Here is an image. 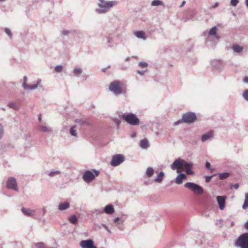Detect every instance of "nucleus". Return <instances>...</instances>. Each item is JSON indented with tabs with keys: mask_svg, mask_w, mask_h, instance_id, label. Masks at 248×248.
Wrapping results in <instances>:
<instances>
[{
	"mask_svg": "<svg viewBox=\"0 0 248 248\" xmlns=\"http://www.w3.org/2000/svg\"><path fill=\"white\" fill-rule=\"evenodd\" d=\"M109 91L116 96L124 94L126 93V88L119 80H116L109 84Z\"/></svg>",
	"mask_w": 248,
	"mask_h": 248,
	"instance_id": "1",
	"label": "nucleus"
},
{
	"mask_svg": "<svg viewBox=\"0 0 248 248\" xmlns=\"http://www.w3.org/2000/svg\"><path fill=\"white\" fill-rule=\"evenodd\" d=\"M108 11V1L105 0H97L96 6L94 9L96 14L102 15Z\"/></svg>",
	"mask_w": 248,
	"mask_h": 248,
	"instance_id": "2",
	"label": "nucleus"
},
{
	"mask_svg": "<svg viewBox=\"0 0 248 248\" xmlns=\"http://www.w3.org/2000/svg\"><path fill=\"white\" fill-rule=\"evenodd\" d=\"M197 119V116L195 113L193 112H188L184 114L182 116V120H180L174 123V125H177L180 123H185L186 124H190L193 123Z\"/></svg>",
	"mask_w": 248,
	"mask_h": 248,
	"instance_id": "3",
	"label": "nucleus"
},
{
	"mask_svg": "<svg viewBox=\"0 0 248 248\" xmlns=\"http://www.w3.org/2000/svg\"><path fill=\"white\" fill-rule=\"evenodd\" d=\"M28 78L27 76H24L22 80V87L25 90L31 91L37 89L38 87H41L40 84L42 82V80L40 78H38L34 83L32 85H28L27 84Z\"/></svg>",
	"mask_w": 248,
	"mask_h": 248,
	"instance_id": "4",
	"label": "nucleus"
},
{
	"mask_svg": "<svg viewBox=\"0 0 248 248\" xmlns=\"http://www.w3.org/2000/svg\"><path fill=\"white\" fill-rule=\"evenodd\" d=\"M122 118L131 125H137L140 123V120L137 116L132 113H129L122 114Z\"/></svg>",
	"mask_w": 248,
	"mask_h": 248,
	"instance_id": "5",
	"label": "nucleus"
},
{
	"mask_svg": "<svg viewBox=\"0 0 248 248\" xmlns=\"http://www.w3.org/2000/svg\"><path fill=\"white\" fill-rule=\"evenodd\" d=\"M235 245L240 248H248V232L240 235L235 241Z\"/></svg>",
	"mask_w": 248,
	"mask_h": 248,
	"instance_id": "6",
	"label": "nucleus"
},
{
	"mask_svg": "<svg viewBox=\"0 0 248 248\" xmlns=\"http://www.w3.org/2000/svg\"><path fill=\"white\" fill-rule=\"evenodd\" d=\"M99 174V171L95 169L92 170H88L84 172L83 174L82 178L86 183H90L94 180L95 177Z\"/></svg>",
	"mask_w": 248,
	"mask_h": 248,
	"instance_id": "7",
	"label": "nucleus"
},
{
	"mask_svg": "<svg viewBox=\"0 0 248 248\" xmlns=\"http://www.w3.org/2000/svg\"><path fill=\"white\" fill-rule=\"evenodd\" d=\"M184 186L197 195H202L204 192L203 188L201 186L193 182H187Z\"/></svg>",
	"mask_w": 248,
	"mask_h": 248,
	"instance_id": "8",
	"label": "nucleus"
},
{
	"mask_svg": "<svg viewBox=\"0 0 248 248\" xmlns=\"http://www.w3.org/2000/svg\"><path fill=\"white\" fill-rule=\"evenodd\" d=\"M187 162L185 160L180 158L176 159L173 163L171 165L170 167L172 170H177V172L179 173L182 170V168L185 165H187Z\"/></svg>",
	"mask_w": 248,
	"mask_h": 248,
	"instance_id": "9",
	"label": "nucleus"
},
{
	"mask_svg": "<svg viewBox=\"0 0 248 248\" xmlns=\"http://www.w3.org/2000/svg\"><path fill=\"white\" fill-rule=\"evenodd\" d=\"M125 160L124 156L122 154H117L112 157L110 164L113 167L119 166Z\"/></svg>",
	"mask_w": 248,
	"mask_h": 248,
	"instance_id": "10",
	"label": "nucleus"
},
{
	"mask_svg": "<svg viewBox=\"0 0 248 248\" xmlns=\"http://www.w3.org/2000/svg\"><path fill=\"white\" fill-rule=\"evenodd\" d=\"M6 187L16 191H18L16 179L13 177H10L6 181Z\"/></svg>",
	"mask_w": 248,
	"mask_h": 248,
	"instance_id": "11",
	"label": "nucleus"
},
{
	"mask_svg": "<svg viewBox=\"0 0 248 248\" xmlns=\"http://www.w3.org/2000/svg\"><path fill=\"white\" fill-rule=\"evenodd\" d=\"M21 210L22 213L26 216L33 217L35 219H40L39 216H35L36 210H35L22 207Z\"/></svg>",
	"mask_w": 248,
	"mask_h": 248,
	"instance_id": "12",
	"label": "nucleus"
},
{
	"mask_svg": "<svg viewBox=\"0 0 248 248\" xmlns=\"http://www.w3.org/2000/svg\"><path fill=\"white\" fill-rule=\"evenodd\" d=\"M82 248H97L93 244L92 239L82 240L79 244Z\"/></svg>",
	"mask_w": 248,
	"mask_h": 248,
	"instance_id": "13",
	"label": "nucleus"
},
{
	"mask_svg": "<svg viewBox=\"0 0 248 248\" xmlns=\"http://www.w3.org/2000/svg\"><path fill=\"white\" fill-rule=\"evenodd\" d=\"M226 197L224 196H218L217 197V201L221 210L224 209L226 204Z\"/></svg>",
	"mask_w": 248,
	"mask_h": 248,
	"instance_id": "14",
	"label": "nucleus"
},
{
	"mask_svg": "<svg viewBox=\"0 0 248 248\" xmlns=\"http://www.w3.org/2000/svg\"><path fill=\"white\" fill-rule=\"evenodd\" d=\"M37 129L41 132L46 133H50L52 132V128L46 125V124H39L38 125Z\"/></svg>",
	"mask_w": 248,
	"mask_h": 248,
	"instance_id": "15",
	"label": "nucleus"
},
{
	"mask_svg": "<svg viewBox=\"0 0 248 248\" xmlns=\"http://www.w3.org/2000/svg\"><path fill=\"white\" fill-rule=\"evenodd\" d=\"M93 214H94L96 216L102 214L104 212L106 213L107 214H108V204L106 205L104 209L99 208V209H94L91 211Z\"/></svg>",
	"mask_w": 248,
	"mask_h": 248,
	"instance_id": "16",
	"label": "nucleus"
},
{
	"mask_svg": "<svg viewBox=\"0 0 248 248\" xmlns=\"http://www.w3.org/2000/svg\"><path fill=\"white\" fill-rule=\"evenodd\" d=\"M113 222L116 224V226L120 230L122 231L124 230V219L119 217H116L114 218Z\"/></svg>",
	"mask_w": 248,
	"mask_h": 248,
	"instance_id": "17",
	"label": "nucleus"
},
{
	"mask_svg": "<svg viewBox=\"0 0 248 248\" xmlns=\"http://www.w3.org/2000/svg\"><path fill=\"white\" fill-rule=\"evenodd\" d=\"M62 34L63 35H69L71 34L79 36V35H82V33L79 31L63 30L62 31Z\"/></svg>",
	"mask_w": 248,
	"mask_h": 248,
	"instance_id": "18",
	"label": "nucleus"
},
{
	"mask_svg": "<svg viewBox=\"0 0 248 248\" xmlns=\"http://www.w3.org/2000/svg\"><path fill=\"white\" fill-rule=\"evenodd\" d=\"M212 66L217 70H220L222 67V62L220 60H213L211 62Z\"/></svg>",
	"mask_w": 248,
	"mask_h": 248,
	"instance_id": "19",
	"label": "nucleus"
},
{
	"mask_svg": "<svg viewBox=\"0 0 248 248\" xmlns=\"http://www.w3.org/2000/svg\"><path fill=\"white\" fill-rule=\"evenodd\" d=\"M214 135L212 131H209L204 134H203L201 137L202 142H205L207 140H210L213 138Z\"/></svg>",
	"mask_w": 248,
	"mask_h": 248,
	"instance_id": "20",
	"label": "nucleus"
},
{
	"mask_svg": "<svg viewBox=\"0 0 248 248\" xmlns=\"http://www.w3.org/2000/svg\"><path fill=\"white\" fill-rule=\"evenodd\" d=\"M70 204L67 202H61L59 203L58 209L60 211H63L70 208Z\"/></svg>",
	"mask_w": 248,
	"mask_h": 248,
	"instance_id": "21",
	"label": "nucleus"
},
{
	"mask_svg": "<svg viewBox=\"0 0 248 248\" xmlns=\"http://www.w3.org/2000/svg\"><path fill=\"white\" fill-rule=\"evenodd\" d=\"M187 165L184 166L186 168V174L189 175H193L194 174V172L192 170V167L193 165L192 162H187Z\"/></svg>",
	"mask_w": 248,
	"mask_h": 248,
	"instance_id": "22",
	"label": "nucleus"
},
{
	"mask_svg": "<svg viewBox=\"0 0 248 248\" xmlns=\"http://www.w3.org/2000/svg\"><path fill=\"white\" fill-rule=\"evenodd\" d=\"M186 178V176L183 173L179 174L175 179V182L178 185H180L183 183V180Z\"/></svg>",
	"mask_w": 248,
	"mask_h": 248,
	"instance_id": "23",
	"label": "nucleus"
},
{
	"mask_svg": "<svg viewBox=\"0 0 248 248\" xmlns=\"http://www.w3.org/2000/svg\"><path fill=\"white\" fill-rule=\"evenodd\" d=\"M83 72V70L80 67H75L73 71L72 74L73 76L79 77Z\"/></svg>",
	"mask_w": 248,
	"mask_h": 248,
	"instance_id": "24",
	"label": "nucleus"
},
{
	"mask_svg": "<svg viewBox=\"0 0 248 248\" xmlns=\"http://www.w3.org/2000/svg\"><path fill=\"white\" fill-rule=\"evenodd\" d=\"M217 28L215 26L212 27L209 31V35L210 36H214L216 38V39H219V36L217 35Z\"/></svg>",
	"mask_w": 248,
	"mask_h": 248,
	"instance_id": "25",
	"label": "nucleus"
},
{
	"mask_svg": "<svg viewBox=\"0 0 248 248\" xmlns=\"http://www.w3.org/2000/svg\"><path fill=\"white\" fill-rule=\"evenodd\" d=\"M135 36L140 39H146V37L145 33L143 31H137L135 32Z\"/></svg>",
	"mask_w": 248,
	"mask_h": 248,
	"instance_id": "26",
	"label": "nucleus"
},
{
	"mask_svg": "<svg viewBox=\"0 0 248 248\" xmlns=\"http://www.w3.org/2000/svg\"><path fill=\"white\" fill-rule=\"evenodd\" d=\"M232 50L234 52L239 53L243 51V47L239 45H234L232 46Z\"/></svg>",
	"mask_w": 248,
	"mask_h": 248,
	"instance_id": "27",
	"label": "nucleus"
},
{
	"mask_svg": "<svg viewBox=\"0 0 248 248\" xmlns=\"http://www.w3.org/2000/svg\"><path fill=\"white\" fill-rule=\"evenodd\" d=\"M140 146L143 149H146L149 146V142L147 140L143 139L140 141Z\"/></svg>",
	"mask_w": 248,
	"mask_h": 248,
	"instance_id": "28",
	"label": "nucleus"
},
{
	"mask_svg": "<svg viewBox=\"0 0 248 248\" xmlns=\"http://www.w3.org/2000/svg\"><path fill=\"white\" fill-rule=\"evenodd\" d=\"M164 177V173L161 171L158 174L157 178L155 179V181L157 183H161L163 181Z\"/></svg>",
	"mask_w": 248,
	"mask_h": 248,
	"instance_id": "29",
	"label": "nucleus"
},
{
	"mask_svg": "<svg viewBox=\"0 0 248 248\" xmlns=\"http://www.w3.org/2000/svg\"><path fill=\"white\" fill-rule=\"evenodd\" d=\"M77 126L76 125H74L72 126L70 130H69V133L70 134L74 137H77V132L76 130Z\"/></svg>",
	"mask_w": 248,
	"mask_h": 248,
	"instance_id": "30",
	"label": "nucleus"
},
{
	"mask_svg": "<svg viewBox=\"0 0 248 248\" xmlns=\"http://www.w3.org/2000/svg\"><path fill=\"white\" fill-rule=\"evenodd\" d=\"M218 175L220 180H224L230 176V173L228 172H225L223 173H218Z\"/></svg>",
	"mask_w": 248,
	"mask_h": 248,
	"instance_id": "31",
	"label": "nucleus"
},
{
	"mask_svg": "<svg viewBox=\"0 0 248 248\" xmlns=\"http://www.w3.org/2000/svg\"><path fill=\"white\" fill-rule=\"evenodd\" d=\"M152 6H159V5H163L164 3L163 1H162L160 0H153L151 3Z\"/></svg>",
	"mask_w": 248,
	"mask_h": 248,
	"instance_id": "32",
	"label": "nucleus"
},
{
	"mask_svg": "<svg viewBox=\"0 0 248 248\" xmlns=\"http://www.w3.org/2000/svg\"><path fill=\"white\" fill-rule=\"evenodd\" d=\"M248 207V193L245 194V199L244 204L242 206L243 209H246Z\"/></svg>",
	"mask_w": 248,
	"mask_h": 248,
	"instance_id": "33",
	"label": "nucleus"
},
{
	"mask_svg": "<svg viewBox=\"0 0 248 248\" xmlns=\"http://www.w3.org/2000/svg\"><path fill=\"white\" fill-rule=\"evenodd\" d=\"M69 220L72 224H76L78 222V218L75 215H72L69 217Z\"/></svg>",
	"mask_w": 248,
	"mask_h": 248,
	"instance_id": "34",
	"label": "nucleus"
},
{
	"mask_svg": "<svg viewBox=\"0 0 248 248\" xmlns=\"http://www.w3.org/2000/svg\"><path fill=\"white\" fill-rule=\"evenodd\" d=\"M39 215H36L37 216H39V217L41 218L40 216H44L46 212V207L44 206L41 209L39 210Z\"/></svg>",
	"mask_w": 248,
	"mask_h": 248,
	"instance_id": "35",
	"label": "nucleus"
},
{
	"mask_svg": "<svg viewBox=\"0 0 248 248\" xmlns=\"http://www.w3.org/2000/svg\"><path fill=\"white\" fill-rule=\"evenodd\" d=\"M154 173V170L152 168H148L146 170V175L148 177H151Z\"/></svg>",
	"mask_w": 248,
	"mask_h": 248,
	"instance_id": "36",
	"label": "nucleus"
},
{
	"mask_svg": "<svg viewBox=\"0 0 248 248\" xmlns=\"http://www.w3.org/2000/svg\"><path fill=\"white\" fill-rule=\"evenodd\" d=\"M138 66L142 69H144L148 67V64L146 62H140L138 64Z\"/></svg>",
	"mask_w": 248,
	"mask_h": 248,
	"instance_id": "37",
	"label": "nucleus"
},
{
	"mask_svg": "<svg viewBox=\"0 0 248 248\" xmlns=\"http://www.w3.org/2000/svg\"><path fill=\"white\" fill-rule=\"evenodd\" d=\"M55 70L57 73H60L62 71L63 66L61 65H57L54 68Z\"/></svg>",
	"mask_w": 248,
	"mask_h": 248,
	"instance_id": "38",
	"label": "nucleus"
},
{
	"mask_svg": "<svg viewBox=\"0 0 248 248\" xmlns=\"http://www.w3.org/2000/svg\"><path fill=\"white\" fill-rule=\"evenodd\" d=\"M8 106L9 108H12L14 109H17V107L16 105V104L15 103H14V102H9L8 103Z\"/></svg>",
	"mask_w": 248,
	"mask_h": 248,
	"instance_id": "39",
	"label": "nucleus"
},
{
	"mask_svg": "<svg viewBox=\"0 0 248 248\" xmlns=\"http://www.w3.org/2000/svg\"><path fill=\"white\" fill-rule=\"evenodd\" d=\"M112 121L114 123L115 125H116L117 128L118 129L119 128L120 124L121 123L120 121L118 119H112Z\"/></svg>",
	"mask_w": 248,
	"mask_h": 248,
	"instance_id": "40",
	"label": "nucleus"
},
{
	"mask_svg": "<svg viewBox=\"0 0 248 248\" xmlns=\"http://www.w3.org/2000/svg\"><path fill=\"white\" fill-rule=\"evenodd\" d=\"M242 96L245 100L248 101V90H246L243 92Z\"/></svg>",
	"mask_w": 248,
	"mask_h": 248,
	"instance_id": "41",
	"label": "nucleus"
},
{
	"mask_svg": "<svg viewBox=\"0 0 248 248\" xmlns=\"http://www.w3.org/2000/svg\"><path fill=\"white\" fill-rule=\"evenodd\" d=\"M60 173V171L59 170L51 171L49 172L48 175L51 177H53V176H55V175L58 174Z\"/></svg>",
	"mask_w": 248,
	"mask_h": 248,
	"instance_id": "42",
	"label": "nucleus"
},
{
	"mask_svg": "<svg viewBox=\"0 0 248 248\" xmlns=\"http://www.w3.org/2000/svg\"><path fill=\"white\" fill-rule=\"evenodd\" d=\"M119 2L117 0H113V1H109V8L117 5L118 4Z\"/></svg>",
	"mask_w": 248,
	"mask_h": 248,
	"instance_id": "43",
	"label": "nucleus"
},
{
	"mask_svg": "<svg viewBox=\"0 0 248 248\" xmlns=\"http://www.w3.org/2000/svg\"><path fill=\"white\" fill-rule=\"evenodd\" d=\"M4 31L10 37H12V33L9 29L5 28L4 29Z\"/></svg>",
	"mask_w": 248,
	"mask_h": 248,
	"instance_id": "44",
	"label": "nucleus"
},
{
	"mask_svg": "<svg viewBox=\"0 0 248 248\" xmlns=\"http://www.w3.org/2000/svg\"><path fill=\"white\" fill-rule=\"evenodd\" d=\"M37 248H46L45 244L43 243H38L36 244Z\"/></svg>",
	"mask_w": 248,
	"mask_h": 248,
	"instance_id": "45",
	"label": "nucleus"
},
{
	"mask_svg": "<svg viewBox=\"0 0 248 248\" xmlns=\"http://www.w3.org/2000/svg\"><path fill=\"white\" fill-rule=\"evenodd\" d=\"M239 2V0H231V4L232 6H236Z\"/></svg>",
	"mask_w": 248,
	"mask_h": 248,
	"instance_id": "46",
	"label": "nucleus"
},
{
	"mask_svg": "<svg viewBox=\"0 0 248 248\" xmlns=\"http://www.w3.org/2000/svg\"><path fill=\"white\" fill-rule=\"evenodd\" d=\"M147 71V69L143 70H137V72L141 76H143L145 74V73Z\"/></svg>",
	"mask_w": 248,
	"mask_h": 248,
	"instance_id": "47",
	"label": "nucleus"
},
{
	"mask_svg": "<svg viewBox=\"0 0 248 248\" xmlns=\"http://www.w3.org/2000/svg\"><path fill=\"white\" fill-rule=\"evenodd\" d=\"M3 135V127L1 124H0V139Z\"/></svg>",
	"mask_w": 248,
	"mask_h": 248,
	"instance_id": "48",
	"label": "nucleus"
},
{
	"mask_svg": "<svg viewBox=\"0 0 248 248\" xmlns=\"http://www.w3.org/2000/svg\"><path fill=\"white\" fill-rule=\"evenodd\" d=\"M114 211L115 210L113 205L109 204V215L113 214Z\"/></svg>",
	"mask_w": 248,
	"mask_h": 248,
	"instance_id": "49",
	"label": "nucleus"
},
{
	"mask_svg": "<svg viewBox=\"0 0 248 248\" xmlns=\"http://www.w3.org/2000/svg\"><path fill=\"white\" fill-rule=\"evenodd\" d=\"M75 122H76L77 123H79L81 124H86V122L84 121L78 119L75 120Z\"/></svg>",
	"mask_w": 248,
	"mask_h": 248,
	"instance_id": "50",
	"label": "nucleus"
},
{
	"mask_svg": "<svg viewBox=\"0 0 248 248\" xmlns=\"http://www.w3.org/2000/svg\"><path fill=\"white\" fill-rule=\"evenodd\" d=\"M205 167L209 170H211V164L210 163L208 162V161H206V163H205Z\"/></svg>",
	"mask_w": 248,
	"mask_h": 248,
	"instance_id": "51",
	"label": "nucleus"
},
{
	"mask_svg": "<svg viewBox=\"0 0 248 248\" xmlns=\"http://www.w3.org/2000/svg\"><path fill=\"white\" fill-rule=\"evenodd\" d=\"M212 175L211 176H206V177H205V181H206V182H209L210 181V180L212 178Z\"/></svg>",
	"mask_w": 248,
	"mask_h": 248,
	"instance_id": "52",
	"label": "nucleus"
},
{
	"mask_svg": "<svg viewBox=\"0 0 248 248\" xmlns=\"http://www.w3.org/2000/svg\"><path fill=\"white\" fill-rule=\"evenodd\" d=\"M243 81L245 83H248V77H245L243 79Z\"/></svg>",
	"mask_w": 248,
	"mask_h": 248,
	"instance_id": "53",
	"label": "nucleus"
},
{
	"mask_svg": "<svg viewBox=\"0 0 248 248\" xmlns=\"http://www.w3.org/2000/svg\"><path fill=\"white\" fill-rule=\"evenodd\" d=\"M235 189H238L239 187V184L237 183L232 186Z\"/></svg>",
	"mask_w": 248,
	"mask_h": 248,
	"instance_id": "54",
	"label": "nucleus"
},
{
	"mask_svg": "<svg viewBox=\"0 0 248 248\" xmlns=\"http://www.w3.org/2000/svg\"><path fill=\"white\" fill-rule=\"evenodd\" d=\"M218 3H217V2H216V3H215L213 5L212 7H213V8H216V7H217L218 6Z\"/></svg>",
	"mask_w": 248,
	"mask_h": 248,
	"instance_id": "55",
	"label": "nucleus"
},
{
	"mask_svg": "<svg viewBox=\"0 0 248 248\" xmlns=\"http://www.w3.org/2000/svg\"><path fill=\"white\" fill-rule=\"evenodd\" d=\"M245 227L246 229L248 230V221L245 223Z\"/></svg>",
	"mask_w": 248,
	"mask_h": 248,
	"instance_id": "56",
	"label": "nucleus"
},
{
	"mask_svg": "<svg viewBox=\"0 0 248 248\" xmlns=\"http://www.w3.org/2000/svg\"><path fill=\"white\" fill-rule=\"evenodd\" d=\"M185 3H186L185 1H183L182 2V3L181 5L180 6V7H183V6L185 5Z\"/></svg>",
	"mask_w": 248,
	"mask_h": 248,
	"instance_id": "57",
	"label": "nucleus"
},
{
	"mask_svg": "<svg viewBox=\"0 0 248 248\" xmlns=\"http://www.w3.org/2000/svg\"><path fill=\"white\" fill-rule=\"evenodd\" d=\"M41 120H42V118H41V115H40L38 117V120L41 122Z\"/></svg>",
	"mask_w": 248,
	"mask_h": 248,
	"instance_id": "58",
	"label": "nucleus"
},
{
	"mask_svg": "<svg viewBox=\"0 0 248 248\" xmlns=\"http://www.w3.org/2000/svg\"><path fill=\"white\" fill-rule=\"evenodd\" d=\"M246 5L248 7V0H245Z\"/></svg>",
	"mask_w": 248,
	"mask_h": 248,
	"instance_id": "59",
	"label": "nucleus"
},
{
	"mask_svg": "<svg viewBox=\"0 0 248 248\" xmlns=\"http://www.w3.org/2000/svg\"><path fill=\"white\" fill-rule=\"evenodd\" d=\"M106 69H107V68H103V69H102V71L103 72H106Z\"/></svg>",
	"mask_w": 248,
	"mask_h": 248,
	"instance_id": "60",
	"label": "nucleus"
},
{
	"mask_svg": "<svg viewBox=\"0 0 248 248\" xmlns=\"http://www.w3.org/2000/svg\"><path fill=\"white\" fill-rule=\"evenodd\" d=\"M129 59H130L129 57H127V58H125V60L126 61H128L129 60Z\"/></svg>",
	"mask_w": 248,
	"mask_h": 248,
	"instance_id": "61",
	"label": "nucleus"
},
{
	"mask_svg": "<svg viewBox=\"0 0 248 248\" xmlns=\"http://www.w3.org/2000/svg\"><path fill=\"white\" fill-rule=\"evenodd\" d=\"M1 109L3 111L5 110V108H1Z\"/></svg>",
	"mask_w": 248,
	"mask_h": 248,
	"instance_id": "62",
	"label": "nucleus"
},
{
	"mask_svg": "<svg viewBox=\"0 0 248 248\" xmlns=\"http://www.w3.org/2000/svg\"><path fill=\"white\" fill-rule=\"evenodd\" d=\"M219 221L220 224L223 222V221L220 220Z\"/></svg>",
	"mask_w": 248,
	"mask_h": 248,
	"instance_id": "63",
	"label": "nucleus"
},
{
	"mask_svg": "<svg viewBox=\"0 0 248 248\" xmlns=\"http://www.w3.org/2000/svg\"><path fill=\"white\" fill-rule=\"evenodd\" d=\"M5 0H0V2H3L4 1H5Z\"/></svg>",
	"mask_w": 248,
	"mask_h": 248,
	"instance_id": "64",
	"label": "nucleus"
}]
</instances>
